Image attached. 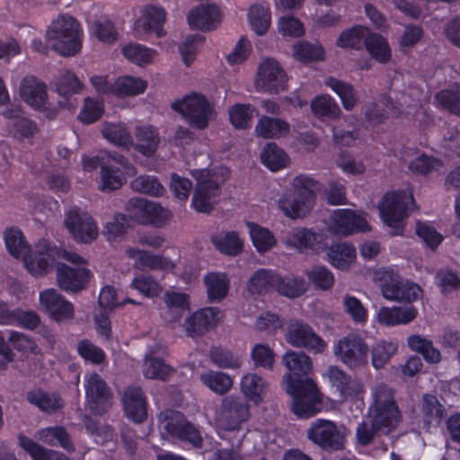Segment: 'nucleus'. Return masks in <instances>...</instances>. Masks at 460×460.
<instances>
[{
	"label": "nucleus",
	"instance_id": "10",
	"mask_svg": "<svg viewBox=\"0 0 460 460\" xmlns=\"http://www.w3.org/2000/svg\"><path fill=\"white\" fill-rule=\"evenodd\" d=\"M128 210L134 221L144 226H160L169 218L167 209L158 203L142 198L130 199Z\"/></svg>",
	"mask_w": 460,
	"mask_h": 460
},
{
	"label": "nucleus",
	"instance_id": "55",
	"mask_svg": "<svg viewBox=\"0 0 460 460\" xmlns=\"http://www.w3.org/2000/svg\"><path fill=\"white\" fill-rule=\"evenodd\" d=\"M102 185L103 191L119 190L127 181L125 172L113 165H105L101 169Z\"/></svg>",
	"mask_w": 460,
	"mask_h": 460
},
{
	"label": "nucleus",
	"instance_id": "45",
	"mask_svg": "<svg viewBox=\"0 0 460 460\" xmlns=\"http://www.w3.org/2000/svg\"><path fill=\"white\" fill-rule=\"evenodd\" d=\"M209 302H219L228 292V280L226 274L209 272L204 278Z\"/></svg>",
	"mask_w": 460,
	"mask_h": 460
},
{
	"label": "nucleus",
	"instance_id": "35",
	"mask_svg": "<svg viewBox=\"0 0 460 460\" xmlns=\"http://www.w3.org/2000/svg\"><path fill=\"white\" fill-rule=\"evenodd\" d=\"M327 255L333 267L346 270L356 259V249L348 243H335L329 247Z\"/></svg>",
	"mask_w": 460,
	"mask_h": 460
},
{
	"label": "nucleus",
	"instance_id": "47",
	"mask_svg": "<svg viewBox=\"0 0 460 460\" xmlns=\"http://www.w3.org/2000/svg\"><path fill=\"white\" fill-rule=\"evenodd\" d=\"M311 110L317 118L337 119L341 108L334 98L329 94L315 96L311 102Z\"/></svg>",
	"mask_w": 460,
	"mask_h": 460
},
{
	"label": "nucleus",
	"instance_id": "56",
	"mask_svg": "<svg viewBox=\"0 0 460 460\" xmlns=\"http://www.w3.org/2000/svg\"><path fill=\"white\" fill-rule=\"evenodd\" d=\"M131 187L135 191L152 197L164 195V188L156 176L140 175L131 181Z\"/></svg>",
	"mask_w": 460,
	"mask_h": 460
},
{
	"label": "nucleus",
	"instance_id": "4",
	"mask_svg": "<svg viewBox=\"0 0 460 460\" xmlns=\"http://www.w3.org/2000/svg\"><path fill=\"white\" fill-rule=\"evenodd\" d=\"M370 422L376 429L389 433L399 424L402 414L394 399V390L386 385L376 387L374 402L369 408Z\"/></svg>",
	"mask_w": 460,
	"mask_h": 460
},
{
	"label": "nucleus",
	"instance_id": "53",
	"mask_svg": "<svg viewBox=\"0 0 460 460\" xmlns=\"http://www.w3.org/2000/svg\"><path fill=\"white\" fill-rule=\"evenodd\" d=\"M121 53L130 62L145 66L153 62L156 51L138 43H128L122 48Z\"/></svg>",
	"mask_w": 460,
	"mask_h": 460
},
{
	"label": "nucleus",
	"instance_id": "25",
	"mask_svg": "<svg viewBox=\"0 0 460 460\" xmlns=\"http://www.w3.org/2000/svg\"><path fill=\"white\" fill-rule=\"evenodd\" d=\"M278 272L261 268L255 270L247 282V291L252 296H262L276 291Z\"/></svg>",
	"mask_w": 460,
	"mask_h": 460
},
{
	"label": "nucleus",
	"instance_id": "61",
	"mask_svg": "<svg viewBox=\"0 0 460 460\" xmlns=\"http://www.w3.org/2000/svg\"><path fill=\"white\" fill-rule=\"evenodd\" d=\"M200 380L218 394H224L230 389V376L223 372L208 370L201 374Z\"/></svg>",
	"mask_w": 460,
	"mask_h": 460
},
{
	"label": "nucleus",
	"instance_id": "48",
	"mask_svg": "<svg viewBox=\"0 0 460 460\" xmlns=\"http://www.w3.org/2000/svg\"><path fill=\"white\" fill-rule=\"evenodd\" d=\"M250 236L253 246L260 253L269 252L276 245L274 234L268 228L256 223H248Z\"/></svg>",
	"mask_w": 460,
	"mask_h": 460
},
{
	"label": "nucleus",
	"instance_id": "49",
	"mask_svg": "<svg viewBox=\"0 0 460 460\" xmlns=\"http://www.w3.org/2000/svg\"><path fill=\"white\" fill-rule=\"evenodd\" d=\"M146 87V81L131 75H124L118 77L114 82V95L118 97L135 96L143 93Z\"/></svg>",
	"mask_w": 460,
	"mask_h": 460
},
{
	"label": "nucleus",
	"instance_id": "22",
	"mask_svg": "<svg viewBox=\"0 0 460 460\" xmlns=\"http://www.w3.org/2000/svg\"><path fill=\"white\" fill-rule=\"evenodd\" d=\"M221 17V11L217 4L206 3L192 8L188 13L187 21L192 30L209 31L218 26Z\"/></svg>",
	"mask_w": 460,
	"mask_h": 460
},
{
	"label": "nucleus",
	"instance_id": "5",
	"mask_svg": "<svg viewBox=\"0 0 460 460\" xmlns=\"http://www.w3.org/2000/svg\"><path fill=\"white\" fill-rule=\"evenodd\" d=\"M383 297L398 303H412L422 296V288L416 283L401 277L394 270L387 269L376 273Z\"/></svg>",
	"mask_w": 460,
	"mask_h": 460
},
{
	"label": "nucleus",
	"instance_id": "57",
	"mask_svg": "<svg viewBox=\"0 0 460 460\" xmlns=\"http://www.w3.org/2000/svg\"><path fill=\"white\" fill-rule=\"evenodd\" d=\"M84 84L78 77L70 70H66L57 79L55 84L56 92L63 96L68 97L75 93H79L83 90Z\"/></svg>",
	"mask_w": 460,
	"mask_h": 460
},
{
	"label": "nucleus",
	"instance_id": "18",
	"mask_svg": "<svg viewBox=\"0 0 460 460\" xmlns=\"http://www.w3.org/2000/svg\"><path fill=\"white\" fill-rule=\"evenodd\" d=\"M258 84L265 92L279 93L287 89L288 76L279 62L268 58L259 66Z\"/></svg>",
	"mask_w": 460,
	"mask_h": 460
},
{
	"label": "nucleus",
	"instance_id": "54",
	"mask_svg": "<svg viewBox=\"0 0 460 460\" xmlns=\"http://www.w3.org/2000/svg\"><path fill=\"white\" fill-rule=\"evenodd\" d=\"M398 344L391 341H379L371 350L372 366L376 369H380L390 360V358L397 352Z\"/></svg>",
	"mask_w": 460,
	"mask_h": 460
},
{
	"label": "nucleus",
	"instance_id": "17",
	"mask_svg": "<svg viewBox=\"0 0 460 460\" xmlns=\"http://www.w3.org/2000/svg\"><path fill=\"white\" fill-rule=\"evenodd\" d=\"M223 313L217 307H204L192 313L184 322L187 336L200 337L215 328L222 319Z\"/></svg>",
	"mask_w": 460,
	"mask_h": 460
},
{
	"label": "nucleus",
	"instance_id": "2",
	"mask_svg": "<svg viewBox=\"0 0 460 460\" xmlns=\"http://www.w3.org/2000/svg\"><path fill=\"white\" fill-rule=\"evenodd\" d=\"M315 181L305 175H297L293 180V188L285 191L279 199V207L291 219L307 216L314 208L316 195L313 190Z\"/></svg>",
	"mask_w": 460,
	"mask_h": 460
},
{
	"label": "nucleus",
	"instance_id": "24",
	"mask_svg": "<svg viewBox=\"0 0 460 460\" xmlns=\"http://www.w3.org/2000/svg\"><path fill=\"white\" fill-rule=\"evenodd\" d=\"M220 194L219 183L210 178L199 180L191 200V207L200 213L213 209V200Z\"/></svg>",
	"mask_w": 460,
	"mask_h": 460
},
{
	"label": "nucleus",
	"instance_id": "9",
	"mask_svg": "<svg viewBox=\"0 0 460 460\" xmlns=\"http://www.w3.org/2000/svg\"><path fill=\"white\" fill-rule=\"evenodd\" d=\"M307 438L314 444L326 451H338L343 448L344 437L335 422L317 419L311 423Z\"/></svg>",
	"mask_w": 460,
	"mask_h": 460
},
{
	"label": "nucleus",
	"instance_id": "37",
	"mask_svg": "<svg viewBox=\"0 0 460 460\" xmlns=\"http://www.w3.org/2000/svg\"><path fill=\"white\" fill-rule=\"evenodd\" d=\"M368 30L369 29L364 25H353L341 32L336 40V45L345 49L360 50L362 49L364 39Z\"/></svg>",
	"mask_w": 460,
	"mask_h": 460
},
{
	"label": "nucleus",
	"instance_id": "19",
	"mask_svg": "<svg viewBox=\"0 0 460 460\" xmlns=\"http://www.w3.org/2000/svg\"><path fill=\"white\" fill-rule=\"evenodd\" d=\"M330 221L329 228L334 234L349 235L368 229L367 221L350 209H335L331 215Z\"/></svg>",
	"mask_w": 460,
	"mask_h": 460
},
{
	"label": "nucleus",
	"instance_id": "28",
	"mask_svg": "<svg viewBox=\"0 0 460 460\" xmlns=\"http://www.w3.org/2000/svg\"><path fill=\"white\" fill-rule=\"evenodd\" d=\"M418 315V310L415 306H382L377 313V322L384 326H396L408 324Z\"/></svg>",
	"mask_w": 460,
	"mask_h": 460
},
{
	"label": "nucleus",
	"instance_id": "21",
	"mask_svg": "<svg viewBox=\"0 0 460 460\" xmlns=\"http://www.w3.org/2000/svg\"><path fill=\"white\" fill-rule=\"evenodd\" d=\"M121 401L125 416L129 420L140 424L147 419V399L141 387L125 388Z\"/></svg>",
	"mask_w": 460,
	"mask_h": 460
},
{
	"label": "nucleus",
	"instance_id": "41",
	"mask_svg": "<svg viewBox=\"0 0 460 460\" xmlns=\"http://www.w3.org/2000/svg\"><path fill=\"white\" fill-rule=\"evenodd\" d=\"M438 106L449 113L460 117V84L455 83L450 88L438 91L435 94Z\"/></svg>",
	"mask_w": 460,
	"mask_h": 460
},
{
	"label": "nucleus",
	"instance_id": "43",
	"mask_svg": "<svg viewBox=\"0 0 460 460\" xmlns=\"http://www.w3.org/2000/svg\"><path fill=\"white\" fill-rule=\"evenodd\" d=\"M279 280L276 281V291L283 296L296 298L307 290V284L302 277H283L278 273Z\"/></svg>",
	"mask_w": 460,
	"mask_h": 460
},
{
	"label": "nucleus",
	"instance_id": "34",
	"mask_svg": "<svg viewBox=\"0 0 460 460\" xmlns=\"http://www.w3.org/2000/svg\"><path fill=\"white\" fill-rule=\"evenodd\" d=\"M324 84L340 98L344 110L350 111L358 103V96L353 85L334 76H328Z\"/></svg>",
	"mask_w": 460,
	"mask_h": 460
},
{
	"label": "nucleus",
	"instance_id": "36",
	"mask_svg": "<svg viewBox=\"0 0 460 460\" xmlns=\"http://www.w3.org/2000/svg\"><path fill=\"white\" fill-rule=\"evenodd\" d=\"M26 399L31 404L47 413H54L63 406L59 394H49L41 389L28 392Z\"/></svg>",
	"mask_w": 460,
	"mask_h": 460
},
{
	"label": "nucleus",
	"instance_id": "8",
	"mask_svg": "<svg viewBox=\"0 0 460 460\" xmlns=\"http://www.w3.org/2000/svg\"><path fill=\"white\" fill-rule=\"evenodd\" d=\"M369 348L358 333H349L341 338L334 347L335 356L349 369L367 365Z\"/></svg>",
	"mask_w": 460,
	"mask_h": 460
},
{
	"label": "nucleus",
	"instance_id": "62",
	"mask_svg": "<svg viewBox=\"0 0 460 460\" xmlns=\"http://www.w3.org/2000/svg\"><path fill=\"white\" fill-rule=\"evenodd\" d=\"M441 166L442 162L439 159L421 154L411 161L408 168L415 175L427 176Z\"/></svg>",
	"mask_w": 460,
	"mask_h": 460
},
{
	"label": "nucleus",
	"instance_id": "64",
	"mask_svg": "<svg viewBox=\"0 0 460 460\" xmlns=\"http://www.w3.org/2000/svg\"><path fill=\"white\" fill-rule=\"evenodd\" d=\"M8 128L14 138L25 139L32 137L38 131L35 121L25 117H20L13 120Z\"/></svg>",
	"mask_w": 460,
	"mask_h": 460
},
{
	"label": "nucleus",
	"instance_id": "40",
	"mask_svg": "<svg viewBox=\"0 0 460 460\" xmlns=\"http://www.w3.org/2000/svg\"><path fill=\"white\" fill-rule=\"evenodd\" d=\"M136 149L146 156L153 155L159 144V135L152 126L138 127L136 132Z\"/></svg>",
	"mask_w": 460,
	"mask_h": 460
},
{
	"label": "nucleus",
	"instance_id": "6",
	"mask_svg": "<svg viewBox=\"0 0 460 460\" xmlns=\"http://www.w3.org/2000/svg\"><path fill=\"white\" fill-rule=\"evenodd\" d=\"M172 109L181 113L188 124L196 129H205L208 126L213 109L208 99L199 93L192 92L181 100L172 103Z\"/></svg>",
	"mask_w": 460,
	"mask_h": 460
},
{
	"label": "nucleus",
	"instance_id": "1",
	"mask_svg": "<svg viewBox=\"0 0 460 460\" xmlns=\"http://www.w3.org/2000/svg\"><path fill=\"white\" fill-rule=\"evenodd\" d=\"M283 364L288 369L285 376L286 391L292 397V411L300 419H308L320 411L321 393L307 376L313 363L303 351L288 350L283 356Z\"/></svg>",
	"mask_w": 460,
	"mask_h": 460
},
{
	"label": "nucleus",
	"instance_id": "15",
	"mask_svg": "<svg viewBox=\"0 0 460 460\" xmlns=\"http://www.w3.org/2000/svg\"><path fill=\"white\" fill-rule=\"evenodd\" d=\"M286 243L288 246L295 248L300 252H318L326 248L327 235L322 230L296 227L288 233Z\"/></svg>",
	"mask_w": 460,
	"mask_h": 460
},
{
	"label": "nucleus",
	"instance_id": "52",
	"mask_svg": "<svg viewBox=\"0 0 460 460\" xmlns=\"http://www.w3.org/2000/svg\"><path fill=\"white\" fill-rule=\"evenodd\" d=\"M76 351L84 362L92 365H102L107 360L104 349L88 339H83L78 341Z\"/></svg>",
	"mask_w": 460,
	"mask_h": 460
},
{
	"label": "nucleus",
	"instance_id": "42",
	"mask_svg": "<svg viewBox=\"0 0 460 460\" xmlns=\"http://www.w3.org/2000/svg\"><path fill=\"white\" fill-rule=\"evenodd\" d=\"M293 56L299 62L307 64L324 60L325 50L320 43L301 40L293 46Z\"/></svg>",
	"mask_w": 460,
	"mask_h": 460
},
{
	"label": "nucleus",
	"instance_id": "7",
	"mask_svg": "<svg viewBox=\"0 0 460 460\" xmlns=\"http://www.w3.org/2000/svg\"><path fill=\"white\" fill-rule=\"evenodd\" d=\"M411 196L404 190L386 192L379 205L380 217L388 227L394 229V235H402L404 220L408 217V200Z\"/></svg>",
	"mask_w": 460,
	"mask_h": 460
},
{
	"label": "nucleus",
	"instance_id": "20",
	"mask_svg": "<svg viewBox=\"0 0 460 460\" xmlns=\"http://www.w3.org/2000/svg\"><path fill=\"white\" fill-rule=\"evenodd\" d=\"M90 278L91 271L86 268H74L63 262L58 265V285L67 293H77L84 289Z\"/></svg>",
	"mask_w": 460,
	"mask_h": 460
},
{
	"label": "nucleus",
	"instance_id": "12",
	"mask_svg": "<svg viewBox=\"0 0 460 460\" xmlns=\"http://www.w3.org/2000/svg\"><path fill=\"white\" fill-rule=\"evenodd\" d=\"M65 224L76 243H91L98 237V227L93 217L79 208L68 211Z\"/></svg>",
	"mask_w": 460,
	"mask_h": 460
},
{
	"label": "nucleus",
	"instance_id": "13",
	"mask_svg": "<svg viewBox=\"0 0 460 460\" xmlns=\"http://www.w3.org/2000/svg\"><path fill=\"white\" fill-rule=\"evenodd\" d=\"M39 298L42 310L51 320L62 323L74 318V305L57 289H45L40 293Z\"/></svg>",
	"mask_w": 460,
	"mask_h": 460
},
{
	"label": "nucleus",
	"instance_id": "27",
	"mask_svg": "<svg viewBox=\"0 0 460 460\" xmlns=\"http://www.w3.org/2000/svg\"><path fill=\"white\" fill-rule=\"evenodd\" d=\"M332 385L337 389L341 397L357 399L363 392L361 385L337 367H330L328 370Z\"/></svg>",
	"mask_w": 460,
	"mask_h": 460
},
{
	"label": "nucleus",
	"instance_id": "3",
	"mask_svg": "<svg viewBox=\"0 0 460 460\" xmlns=\"http://www.w3.org/2000/svg\"><path fill=\"white\" fill-rule=\"evenodd\" d=\"M52 49L64 57L76 55L82 49L83 31L78 21L67 14L59 15L47 31Z\"/></svg>",
	"mask_w": 460,
	"mask_h": 460
},
{
	"label": "nucleus",
	"instance_id": "59",
	"mask_svg": "<svg viewBox=\"0 0 460 460\" xmlns=\"http://www.w3.org/2000/svg\"><path fill=\"white\" fill-rule=\"evenodd\" d=\"M205 36L196 33L189 35L185 40L180 45L179 52L181 56L183 63L190 66L196 59L199 49L205 42Z\"/></svg>",
	"mask_w": 460,
	"mask_h": 460
},
{
	"label": "nucleus",
	"instance_id": "46",
	"mask_svg": "<svg viewBox=\"0 0 460 460\" xmlns=\"http://www.w3.org/2000/svg\"><path fill=\"white\" fill-rule=\"evenodd\" d=\"M4 243L8 252L16 259H21L31 252V246L22 232L17 227H11L4 232Z\"/></svg>",
	"mask_w": 460,
	"mask_h": 460
},
{
	"label": "nucleus",
	"instance_id": "23",
	"mask_svg": "<svg viewBox=\"0 0 460 460\" xmlns=\"http://www.w3.org/2000/svg\"><path fill=\"white\" fill-rule=\"evenodd\" d=\"M22 101L35 111H42L48 103V92L45 83L34 75L26 76L20 85Z\"/></svg>",
	"mask_w": 460,
	"mask_h": 460
},
{
	"label": "nucleus",
	"instance_id": "29",
	"mask_svg": "<svg viewBox=\"0 0 460 460\" xmlns=\"http://www.w3.org/2000/svg\"><path fill=\"white\" fill-rule=\"evenodd\" d=\"M126 252L130 259L136 260V264L141 269L164 270L174 267L173 262L164 255L153 254L134 247H128Z\"/></svg>",
	"mask_w": 460,
	"mask_h": 460
},
{
	"label": "nucleus",
	"instance_id": "44",
	"mask_svg": "<svg viewBox=\"0 0 460 460\" xmlns=\"http://www.w3.org/2000/svg\"><path fill=\"white\" fill-rule=\"evenodd\" d=\"M445 407L439 402L437 396L430 394H425L421 400V412L426 426L438 425L441 423Z\"/></svg>",
	"mask_w": 460,
	"mask_h": 460
},
{
	"label": "nucleus",
	"instance_id": "16",
	"mask_svg": "<svg viewBox=\"0 0 460 460\" xmlns=\"http://www.w3.org/2000/svg\"><path fill=\"white\" fill-rule=\"evenodd\" d=\"M165 431L173 438L187 443L195 448L203 446V437L198 426L188 420L180 412L172 417L164 426Z\"/></svg>",
	"mask_w": 460,
	"mask_h": 460
},
{
	"label": "nucleus",
	"instance_id": "32",
	"mask_svg": "<svg viewBox=\"0 0 460 460\" xmlns=\"http://www.w3.org/2000/svg\"><path fill=\"white\" fill-rule=\"evenodd\" d=\"M266 385L262 376L256 373L243 375L240 382L243 396L247 401L253 402L255 405H259L263 401Z\"/></svg>",
	"mask_w": 460,
	"mask_h": 460
},
{
	"label": "nucleus",
	"instance_id": "58",
	"mask_svg": "<svg viewBox=\"0 0 460 460\" xmlns=\"http://www.w3.org/2000/svg\"><path fill=\"white\" fill-rule=\"evenodd\" d=\"M104 112V103L102 100L86 97L78 114V119L83 124H92L99 120Z\"/></svg>",
	"mask_w": 460,
	"mask_h": 460
},
{
	"label": "nucleus",
	"instance_id": "33",
	"mask_svg": "<svg viewBox=\"0 0 460 460\" xmlns=\"http://www.w3.org/2000/svg\"><path fill=\"white\" fill-rule=\"evenodd\" d=\"M289 132V125L279 118L261 116L255 127V134L264 139L279 138Z\"/></svg>",
	"mask_w": 460,
	"mask_h": 460
},
{
	"label": "nucleus",
	"instance_id": "63",
	"mask_svg": "<svg viewBox=\"0 0 460 460\" xmlns=\"http://www.w3.org/2000/svg\"><path fill=\"white\" fill-rule=\"evenodd\" d=\"M393 104L391 97L385 99L381 104L377 102H373L366 107L365 119L367 123L372 126H379L385 122L388 119L387 108Z\"/></svg>",
	"mask_w": 460,
	"mask_h": 460
},
{
	"label": "nucleus",
	"instance_id": "50",
	"mask_svg": "<svg viewBox=\"0 0 460 460\" xmlns=\"http://www.w3.org/2000/svg\"><path fill=\"white\" fill-rule=\"evenodd\" d=\"M102 134L105 139L117 146L128 150L133 145V139L126 127L121 124L105 123Z\"/></svg>",
	"mask_w": 460,
	"mask_h": 460
},
{
	"label": "nucleus",
	"instance_id": "39",
	"mask_svg": "<svg viewBox=\"0 0 460 460\" xmlns=\"http://www.w3.org/2000/svg\"><path fill=\"white\" fill-rule=\"evenodd\" d=\"M261 163L270 171L285 168L288 162L287 153L276 143H267L261 153Z\"/></svg>",
	"mask_w": 460,
	"mask_h": 460
},
{
	"label": "nucleus",
	"instance_id": "51",
	"mask_svg": "<svg viewBox=\"0 0 460 460\" xmlns=\"http://www.w3.org/2000/svg\"><path fill=\"white\" fill-rule=\"evenodd\" d=\"M408 346L411 350L421 354L429 363H438L441 359L440 351L433 346L430 340L419 335H411L408 338Z\"/></svg>",
	"mask_w": 460,
	"mask_h": 460
},
{
	"label": "nucleus",
	"instance_id": "26",
	"mask_svg": "<svg viewBox=\"0 0 460 460\" xmlns=\"http://www.w3.org/2000/svg\"><path fill=\"white\" fill-rule=\"evenodd\" d=\"M50 243H46L41 251H31L24 254L21 259L30 274L34 277H43L48 274L52 265Z\"/></svg>",
	"mask_w": 460,
	"mask_h": 460
},
{
	"label": "nucleus",
	"instance_id": "38",
	"mask_svg": "<svg viewBox=\"0 0 460 460\" xmlns=\"http://www.w3.org/2000/svg\"><path fill=\"white\" fill-rule=\"evenodd\" d=\"M248 18L252 30L257 35L266 34L271 20L270 5L268 4H252L249 9Z\"/></svg>",
	"mask_w": 460,
	"mask_h": 460
},
{
	"label": "nucleus",
	"instance_id": "60",
	"mask_svg": "<svg viewBox=\"0 0 460 460\" xmlns=\"http://www.w3.org/2000/svg\"><path fill=\"white\" fill-rule=\"evenodd\" d=\"M251 358L255 367L272 370L275 352L269 345L257 343L251 349Z\"/></svg>",
	"mask_w": 460,
	"mask_h": 460
},
{
	"label": "nucleus",
	"instance_id": "31",
	"mask_svg": "<svg viewBox=\"0 0 460 460\" xmlns=\"http://www.w3.org/2000/svg\"><path fill=\"white\" fill-rule=\"evenodd\" d=\"M364 47L368 54L376 62L386 64L391 60L392 51L389 43L383 35L377 32H370L368 31L364 39Z\"/></svg>",
	"mask_w": 460,
	"mask_h": 460
},
{
	"label": "nucleus",
	"instance_id": "14",
	"mask_svg": "<svg viewBox=\"0 0 460 460\" xmlns=\"http://www.w3.org/2000/svg\"><path fill=\"white\" fill-rule=\"evenodd\" d=\"M85 395L89 409L94 415H102L109 407L111 397L106 381L96 372L84 377Z\"/></svg>",
	"mask_w": 460,
	"mask_h": 460
},
{
	"label": "nucleus",
	"instance_id": "30",
	"mask_svg": "<svg viewBox=\"0 0 460 460\" xmlns=\"http://www.w3.org/2000/svg\"><path fill=\"white\" fill-rule=\"evenodd\" d=\"M166 13L164 8L155 5H146L143 11V17L136 22L137 28H142L146 33H155L158 38L164 35V23Z\"/></svg>",
	"mask_w": 460,
	"mask_h": 460
},
{
	"label": "nucleus",
	"instance_id": "11",
	"mask_svg": "<svg viewBox=\"0 0 460 460\" xmlns=\"http://www.w3.org/2000/svg\"><path fill=\"white\" fill-rule=\"evenodd\" d=\"M287 341L292 346L304 348L314 354L323 353L327 344L314 329L302 321H292L288 328Z\"/></svg>",
	"mask_w": 460,
	"mask_h": 460
}]
</instances>
